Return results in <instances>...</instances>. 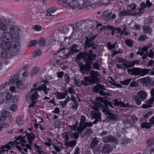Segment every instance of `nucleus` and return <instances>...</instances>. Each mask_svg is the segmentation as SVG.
Segmentation results:
<instances>
[{
  "instance_id": "f257e3e1",
  "label": "nucleus",
  "mask_w": 154,
  "mask_h": 154,
  "mask_svg": "<svg viewBox=\"0 0 154 154\" xmlns=\"http://www.w3.org/2000/svg\"><path fill=\"white\" fill-rule=\"evenodd\" d=\"M1 47L4 51L0 52V56L3 58H6L8 54L13 56L16 55L18 54L20 50V43L15 40L11 43H2Z\"/></svg>"
},
{
  "instance_id": "f03ea898",
  "label": "nucleus",
  "mask_w": 154,
  "mask_h": 154,
  "mask_svg": "<svg viewBox=\"0 0 154 154\" xmlns=\"http://www.w3.org/2000/svg\"><path fill=\"white\" fill-rule=\"evenodd\" d=\"M75 61L78 64L80 72L82 74H88V72L92 69L91 63L92 61L86 54L80 52L75 58Z\"/></svg>"
},
{
  "instance_id": "7ed1b4c3",
  "label": "nucleus",
  "mask_w": 154,
  "mask_h": 154,
  "mask_svg": "<svg viewBox=\"0 0 154 154\" xmlns=\"http://www.w3.org/2000/svg\"><path fill=\"white\" fill-rule=\"evenodd\" d=\"M38 83L34 84L33 88L31 89L30 92L27 93L25 97V99L27 101L30 102L29 106V108L33 107L34 106L36 100L39 97V95L37 93L38 91L42 90L45 94H47V88L45 84H44L38 87H35L38 85Z\"/></svg>"
},
{
  "instance_id": "20e7f679",
  "label": "nucleus",
  "mask_w": 154,
  "mask_h": 154,
  "mask_svg": "<svg viewBox=\"0 0 154 154\" xmlns=\"http://www.w3.org/2000/svg\"><path fill=\"white\" fill-rule=\"evenodd\" d=\"M103 106L99 102H96L94 104L93 106H91V108L94 110L91 111L90 117L92 119H95V121L91 123L92 125L94 124H97L101 121V114L98 109L101 108V107Z\"/></svg>"
},
{
  "instance_id": "39448f33",
  "label": "nucleus",
  "mask_w": 154,
  "mask_h": 154,
  "mask_svg": "<svg viewBox=\"0 0 154 154\" xmlns=\"http://www.w3.org/2000/svg\"><path fill=\"white\" fill-rule=\"evenodd\" d=\"M59 4L65 8L68 9H72V10L75 9L76 8L80 9L81 7L79 5H78L77 0H58ZM83 8L82 7V8Z\"/></svg>"
},
{
  "instance_id": "423d86ee",
  "label": "nucleus",
  "mask_w": 154,
  "mask_h": 154,
  "mask_svg": "<svg viewBox=\"0 0 154 154\" xmlns=\"http://www.w3.org/2000/svg\"><path fill=\"white\" fill-rule=\"evenodd\" d=\"M91 22L89 20L81 21L76 23L75 26L72 27L73 31L78 32H81L82 31L86 30L88 29V24Z\"/></svg>"
},
{
  "instance_id": "0eeeda50",
  "label": "nucleus",
  "mask_w": 154,
  "mask_h": 154,
  "mask_svg": "<svg viewBox=\"0 0 154 154\" xmlns=\"http://www.w3.org/2000/svg\"><path fill=\"white\" fill-rule=\"evenodd\" d=\"M127 69L128 73L130 75L140 76H143L148 74L149 72V71L151 70L136 67L131 69Z\"/></svg>"
},
{
  "instance_id": "6e6552de",
  "label": "nucleus",
  "mask_w": 154,
  "mask_h": 154,
  "mask_svg": "<svg viewBox=\"0 0 154 154\" xmlns=\"http://www.w3.org/2000/svg\"><path fill=\"white\" fill-rule=\"evenodd\" d=\"M147 96V93L145 91H140L137 93V95H134L133 97L135 103L138 105L141 104V101L145 100Z\"/></svg>"
},
{
  "instance_id": "1a4fd4ad",
  "label": "nucleus",
  "mask_w": 154,
  "mask_h": 154,
  "mask_svg": "<svg viewBox=\"0 0 154 154\" xmlns=\"http://www.w3.org/2000/svg\"><path fill=\"white\" fill-rule=\"evenodd\" d=\"M86 117L84 115L81 116L79 127L77 128L78 132H81L87 127L90 128L92 126L91 122H85Z\"/></svg>"
},
{
  "instance_id": "9d476101",
  "label": "nucleus",
  "mask_w": 154,
  "mask_h": 154,
  "mask_svg": "<svg viewBox=\"0 0 154 154\" xmlns=\"http://www.w3.org/2000/svg\"><path fill=\"white\" fill-rule=\"evenodd\" d=\"M24 137L25 136L23 137L21 135L16 137V140L14 141V145L20 143L22 147H25L27 149H29L30 151L32 149L31 144L26 143V142L23 140Z\"/></svg>"
},
{
  "instance_id": "9b49d317",
  "label": "nucleus",
  "mask_w": 154,
  "mask_h": 154,
  "mask_svg": "<svg viewBox=\"0 0 154 154\" xmlns=\"http://www.w3.org/2000/svg\"><path fill=\"white\" fill-rule=\"evenodd\" d=\"M139 61L137 60H135L131 62L126 61L122 64H117V67L119 68L122 69L125 68H131L134 66L135 64H138Z\"/></svg>"
},
{
  "instance_id": "f8f14e48",
  "label": "nucleus",
  "mask_w": 154,
  "mask_h": 154,
  "mask_svg": "<svg viewBox=\"0 0 154 154\" xmlns=\"http://www.w3.org/2000/svg\"><path fill=\"white\" fill-rule=\"evenodd\" d=\"M88 74L90 75V76L88 77L93 85L99 81L98 76H99L100 74L98 71L91 70L89 72V70L88 74Z\"/></svg>"
},
{
  "instance_id": "ddd939ff",
  "label": "nucleus",
  "mask_w": 154,
  "mask_h": 154,
  "mask_svg": "<svg viewBox=\"0 0 154 154\" xmlns=\"http://www.w3.org/2000/svg\"><path fill=\"white\" fill-rule=\"evenodd\" d=\"M63 138L65 140V141L66 142L65 144L66 145L71 148H73L76 145L77 141L76 140L68 142L70 138L69 133L65 132L63 133Z\"/></svg>"
},
{
  "instance_id": "4468645a",
  "label": "nucleus",
  "mask_w": 154,
  "mask_h": 154,
  "mask_svg": "<svg viewBox=\"0 0 154 154\" xmlns=\"http://www.w3.org/2000/svg\"><path fill=\"white\" fill-rule=\"evenodd\" d=\"M106 90L103 86L100 84L97 85L94 88V92L96 93H99L100 94L103 96H106L108 95V93H106L103 91V90Z\"/></svg>"
},
{
  "instance_id": "2eb2a0df",
  "label": "nucleus",
  "mask_w": 154,
  "mask_h": 154,
  "mask_svg": "<svg viewBox=\"0 0 154 154\" xmlns=\"http://www.w3.org/2000/svg\"><path fill=\"white\" fill-rule=\"evenodd\" d=\"M1 40L3 41V42L5 43H11L12 41H14L12 39V37L11 34L8 32H5L1 38Z\"/></svg>"
},
{
  "instance_id": "dca6fc26",
  "label": "nucleus",
  "mask_w": 154,
  "mask_h": 154,
  "mask_svg": "<svg viewBox=\"0 0 154 154\" xmlns=\"http://www.w3.org/2000/svg\"><path fill=\"white\" fill-rule=\"evenodd\" d=\"M102 140L103 142L104 143L111 142L114 143L116 144L118 143L117 140L112 135L105 136L102 138Z\"/></svg>"
},
{
  "instance_id": "f3484780",
  "label": "nucleus",
  "mask_w": 154,
  "mask_h": 154,
  "mask_svg": "<svg viewBox=\"0 0 154 154\" xmlns=\"http://www.w3.org/2000/svg\"><path fill=\"white\" fill-rule=\"evenodd\" d=\"M4 21L8 26H9L10 27V32L11 34L14 33L20 30L19 29L17 26H12V24H11L9 20L7 19H5L4 20Z\"/></svg>"
},
{
  "instance_id": "a211bd4d",
  "label": "nucleus",
  "mask_w": 154,
  "mask_h": 154,
  "mask_svg": "<svg viewBox=\"0 0 154 154\" xmlns=\"http://www.w3.org/2000/svg\"><path fill=\"white\" fill-rule=\"evenodd\" d=\"M105 115L107 116L106 119L108 121H115L117 120L118 117L117 115H115L108 111H105Z\"/></svg>"
},
{
  "instance_id": "6ab92c4d",
  "label": "nucleus",
  "mask_w": 154,
  "mask_h": 154,
  "mask_svg": "<svg viewBox=\"0 0 154 154\" xmlns=\"http://www.w3.org/2000/svg\"><path fill=\"white\" fill-rule=\"evenodd\" d=\"M84 131L81 132V136L82 138L85 137L88 138L90 137V136L93 133V131L91 128H86Z\"/></svg>"
},
{
  "instance_id": "aec40b11",
  "label": "nucleus",
  "mask_w": 154,
  "mask_h": 154,
  "mask_svg": "<svg viewBox=\"0 0 154 154\" xmlns=\"http://www.w3.org/2000/svg\"><path fill=\"white\" fill-rule=\"evenodd\" d=\"M112 150V149L111 146L108 144H106L104 145L101 151L102 154H106L110 153Z\"/></svg>"
},
{
  "instance_id": "412c9836",
  "label": "nucleus",
  "mask_w": 154,
  "mask_h": 154,
  "mask_svg": "<svg viewBox=\"0 0 154 154\" xmlns=\"http://www.w3.org/2000/svg\"><path fill=\"white\" fill-rule=\"evenodd\" d=\"M14 142L12 143L9 142L7 145L2 146L0 148V154H2L5 153V148L10 150L11 147H13L14 146Z\"/></svg>"
},
{
  "instance_id": "4be33fe9",
  "label": "nucleus",
  "mask_w": 154,
  "mask_h": 154,
  "mask_svg": "<svg viewBox=\"0 0 154 154\" xmlns=\"http://www.w3.org/2000/svg\"><path fill=\"white\" fill-rule=\"evenodd\" d=\"M154 101V97H151L150 98L146 100L145 102V104L142 105V107L144 109L150 108L152 106V104Z\"/></svg>"
},
{
  "instance_id": "5701e85b",
  "label": "nucleus",
  "mask_w": 154,
  "mask_h": 154,
  "mask_svg": "<svg viewBox=\"0 0 154 154\" xmlns=\"http://www.w3.org/2000/svg\"><path fill=\"white\" fill-rule=\"evenodd\" d=\"M112 103L115 106H119L121 107H125L127 106L130 107L128 105V103H127V104H126L117 99L114 100L113 101Z\"/></svg>"
},
{
  "instance_id": "b1692460",
  "label": "nucleus",
  "mask_w": 154,
  "mask_h": 154,
  "mask_svg": "<svg viewBox=\"0 0 154 154\" xmlns=\"http://www.w3.org/2000/svg\"><path fill=\"white\" fill-rule=\"evenodd\" d=\"M138 13L135 14H132L130 12L127 10H124L120 12L118 16L120 17H122L124 16H135L138 14Z\"/></svg>"
},
{
  "instance_id": "393cba45",
  "label": "nucleus",
  "mask_w": 154,
  "mask_h": 154,
  "mask_svg": "<svg viewBox=\"0 0 154 154\" xmlns=\"http://www.w3.org/2000/svg\"><path fill=\"white\" fill-rule=\"evenodd\" d=\"M139 82L143 84V86H147L150 83L151 80L149 77H144L139 79Z\"/></svg>"
},
{
  "instance_id": "a878e982",
  "label": "nucleus",
  "mask_w": 154,
  "mask_h": 154,
  "mask_svg": "<svg viewBox=\"0 0 154 154\" xmlns=\"http://www.w3.org/2000/svg\"><path fill=\"white\" fill-rule=\"evenodd\" d=\"M116 15L115 13H113L112 12H110L105 18V20L107 22H110L111 20H115L116 18Z\"/></svg>"
},
{
  "instance_id": "bb28decb",
  "label": "nucleus",
  "mask_w": 154,
  "mask_h": 154,
  "mask_svg": "<svg viewBox=\"0 0 154 154\" xmlns=\"http://www.w3.org/2000/svg\"><path fill=\"white\" fill-rule=\"evenodd\" d=\"M78 46L79 45H77L75 44H74L68 48L69 50L70 51V52L72 53L73 55L77 53L79 51V50L77 49Z\"/></svg>"
},
{
  "instance_id": "cd10ccee",
  "label": "nucleus",
  "mask_w": 154,
  "mask_h": 154,
  "mask_svg": "<svg viewBox=\"0 0 154 154\" xmlns=\"http://www.w3.org/2000/svg\"><path fill=\"white\" fill-rule=\"evenodd\" d=\"M99 143V141L97 138L96 137L94 138L90 143V148L92 149H94L96 148Z\"/></svg>"
},
{
  "instance_id": "c85d7f7f",
  "label": "nucleus",
  "mask_w": 154,
  "mask_h": 154,
  "mask_svg": "<svg viewBox=\"0 0 154 154\" xmlns=\"http://www.w3.org/2000/svg\"><path fill=\"white\" fill-rule=\"evenodd\" d=\"M142 27L143 29V33L145 34L148 33L149 35H151L152 32L151 28L147 25L144 26H143Z\"/></svg>"
},
{
  "instance_id": "c756f323",
  "label": "nucleus",
  "mask_w": 154,
  "mask_h": 154,
  "mask_svg": "<svg viewBox=\"0 0 154 154\" xmlns=\"http://www.w3.org/2000/svg\"><path fill=\"white\" fill-rule=\"evenodd\" d=\"M84 80H82L81 82L82 84L86 86L88 85H92V83L89 79V78L87 76L84 77Z\"/></svg>"
},
{
  "instance_id": "7c9ffc66",
  "label": "nucleus",
  "mask_w": 154,
  "mask_h": 154,
  "mask_svg": "<svg viewBox=\"0 0 154 154\" xmlns=\"http://www.w3.org/2000/svg\"><path fill=\"white\" fill-rule=\"evenodd\" d=\"M70 136L72 138L77 139L79 137V134L76 131L73 130L69 132Z\"/></svg>"
},
{
  "instance_id": "2f4dec72",
  "label": "nucleus",
  "mask_w": 154,
  "mask_h": 154,
  "mask_svg": "<svg viewBox=\"0 0 154 154\" xmlns=\"http://www.w3.org/2000/svg\"><path fill=\"white\" fill-rule=\"evenodd\" d=\"M68 91H66L63 92H57V96L58 99H64L68 95Z\"/></svg>"
},
{
  "instance_id": "473e14b6",
  "label": "nucleus",
  "mask_w": 154,
  "mask_h": 154,
  "mask_svg": "<svg viewBox=\"0 0 154 154\" xmlns=\"http://www.w3.org/2000/svg\"><path fill=\"white\" fill-rule=\"evenodd\" d=\"M20 74L17 73L16 75H14L13 79H10L8 82V84L9 85L11 83H15L20 78Z\"/></svg>"
},
{
  "instance_id": "72a5a7b5",
  "label": "nucleus",
  "mask_w": 154,
  "mask_h": 154,
  "mask_svg": "<svg viewBox=\"0 0 154 154\" xmlns=\"http://www.w3.org/2000/svg\"><path fill=\"white\" fill-rule=\"evenodd\" d=\"M147 146L150 147L154 145V137L147 139L146 141Z\"/></svg>"
},
{
  "instance_id": "f704fd0d",
  "label": "nucleus",
  "mask_w": 154,
  "mask_h": 154,
  "mask_svg": "<svg viewBox=\"0 0 154 154\" xmlns=\"http://www.w3.org/2000/svg\"><path fill=\"white\" fill-rule=\"evenodd\" d=\"M26 135L27 136V138L28 139V142L30 144V143H32V142L30 141V140H33L34 139L35 135L32 133L30 132V134L26 132Z\"/></svg>"
},
{
  "instance_id": "c9c22d12",
  "label": "nucleus",
  "mask_w": 154,
  "mask_h": 154,
  "mask_svg": "<svg viewBox=\"0 0 154 154\" xmlns=\"http://www.w3.org/2000/svg\"><path fill=\"white\" fill-rule=\"evenodd\" d=\"M104 104V106L102 108V111L104 112H105V111H108L107 110H109V109L108 106H109L112 108L113 107V105L110 102H109L106 104Z\"/></svg>"
},
{
  "instance_id": "e433bc0d",
  "label": "nucleus",
  "mask_w": 154,
  "mask_h": 154,
  "mask_svg": "<svg viewBox=\"0 0 154 154\" xmlns=\"http://www.w3.org/2000/svg\"><path fill=\"white\" fill-rule=\"evenodd\" d=\"M89 52L90 54L89 55L88 54H86L89 56V57L92 61V63H91V65L93 63L94 60H95V57H96V56L95 54H93V52L91 50H90L89 51Z\"/></svg>"
},
{
  "instance_id": "4c0bfd02",
  "label": "nucleus",
  "mask_w": 154,
  "mask_h": 154,
  "mask_svg": "<svg viewBox=\"0 0 154 154\" xmlns=\"http://www.w3.org/2000/svg\"><path fill=\"white\" fill-rule=\"evenodd\" d=\"M152 21L153 19L152 17H149L148 18L145 19L144 23L145 25H150L152 23Z\"/></svg>"
},
{
  "instance_id": "58836bf2",
  "label": "nucleus",
  "mask_w": 154,
  "mask_h": 154,
  "mask_svg": "<svg viewBox=\"0 0 154 154\" xmlns=\"http://www.w3.org/2000/svg\"><path fill=\"white\" fill-rule=\"evenodd\" d=\"M152 127L151 123H143L141 124L140 126V128H145L146 129H149Z\"/></svg>"
},
{
  "instance_id": "ea45409f",
  "label": "nucleus",
  "mask_w": 154,
  "mask_h": 154,
  "mask_svg": "<svg viewBox=\"0 0 154 154\" xmlns=\"http://www.w3.org/2000/svg\"><path fill=\"white\" fill-rule=\"evenodd\" d=\"M136 5L133 3L128 5L127 9L128 11L129 12L131 11L136 8Z\"/></svg>"
},
{
  "instance_id": "a19ab883",
  "label": "nucleus",
  "mask_w": 154,
  "mask_h": 154,
  "mask_svg": "<svg viewBox=\"0 0 154 154\" xmlns=\"http://www.w3.org/2000/svg\"><path fill=\"white\" fill-rule=\"evenodd\" d=\"M94 45L95 44L93 42H85L84 48L86 49L87 48L94 46Z\"/></svg>"
},
{
  "instance_id": "79ce46f5",
  "label": "nucleus",
  "mask_w": 154,
  "mask_h": 154,
  "mask_svg": "<svg viewBox=\"0 0 154 154\" xmlns=\"http://www.w3.org/2000/svg\"><path fill=\"white\" fill-rule=\"evenodd\" d=\"M20 30L14 33L11 34L12 37L15 39H19L20 38Z\"/></svg>"
},
{
  "instance_id": "37998d69",
  "label": "nucleus",
  "mask_w": 154,
  "mask_h": 154,
  "mask_svg": "<svg viewBox=\"0 0 154 154\" xmlns=\"http://www.w3.org/2000/svg\"><path fill=\"white\" fill-rule=\"evenodd\" d=\"M121 31V29L120 28L118 27L115 28H114V29L111 31V34L112 36H113L115 35V33L117 34H119Z\"/></svg>"
},
{
  "instance_id": "c03bdc74",
  "label": "nucleus",
  "mask_w": 154,
  "mask_h": 154,
  "mask_svg": "<svg viewBox=\"0 0 154 154\" xmlns=\"http://www.w3.org/2000/svg\"><path fill=\"white\" fill-rule=\"evenodd\" d=\"M56 9L53 8H49V17H54L55 16V12Z\"/></svg>"
},
{
  "instance_id": "a18cd8bd",
  "label": "nucleus",
  "mask_w": 154,
  "mask_h": 154,
  "mask_svg": "<svg viewBox=\"0 0 154 154\" xmlns=\"http://www.w3.org/2000/svg\"><path fill=\"white\" fill-rule=\"evenodd\" d=\"M39 71V68L38 67H35L30 74L31 76L32 77L34 75H35L38 73Z\"/></svg>"
},
{
  "instance_id": "49530a36",
  "label": "nucleus",
  "mask_w": 154,
  "mask_h": 154,
  "mask_svg": "<svg viewBox=\"0 0 154 154\" xmlns=\"http://www.w3.org/2000/svg\"><path fill=\"white\" fill-rule=\"evenodd\" d=\"M115 27L109 25H104L100 29L101 31L105 29H107L108 30H111V31L114 29Z\"/></svg>"
},
{
  "instance_id": "de8ad7c7",
  "label": "nucleus",
  "mask_w": 154,
  "mask_h": 154,
  "mask_svg": "<svg viewBox=\"0 0 154 154\" xmlns=\"http://www.w3.org/2000/svg\"><path fill=\"white\" fill-rule=\"evenodd\" d=\"M126 45L129 47H132L133 46V42L131 39H126L125 41Z\"/></svg>"
},
{
  "instance_id": "09e8293b",
  "label": "nucleus",
  "mask_w": 154,
  "mask_h": 154,
  "mask_svg": "<svg viewBox=\"0 0 154 154\" xmlns=\"http://www.w3.org/2000/svg\"><path fill=\"white\" fill-rule=\"evenodd\" d=\"M45 40L43 38H41L38 42V44L40 46L42 47L45 45Z\"/></svg>"
},
{
  "instance_id": "8fccbe9b",
  "label": "nucleus",
  "mask_w": 154,
  "mask_h": 154,
  "mask_svg": "<svg viewBox=\"0 0 154 154\" xmlns=\"http://www.w3.org/2000/svg\"><path fill=\"white\" fill-rule=\"evenodd\" d=\"M41 54L42 52L39 49H38L34 51L33 57H38Z\"/></svg>"
},
{
  "instance_id": "3c124183",
  "label": "nucleus",
  "mask_w": 154,
  "mask_h": 154,
  "mask_svg": "<svg viewBox=\"0 0 154 154\" xmlns=\"http://www.w3.org/2000/svg\"><path fill=\"white\" fill-rule=\"evenodd\" d=\"M64 81H65V83L66 84H69L70 82V78L68 74H66L64 75Z\"/></svg>"
},
{
  "instance_id": "603ef678",
  "label": "nucleus",
  "mask_w": 154,
  "mask_h": 154,
  "mask_svg": "<svg viewBox=\"0 0 154 154\" xmlns=\"http://www.w3.org/2000/svg\"><path fill=\"white\" fill-rule=\"evenodd\" d=\"M97 36V35H94L91 37L89 38L88 37H86V40L85 42H90L94 41L96 39Z\"/></svg>"
},
{
  "instance_id": "864d4df0",
  "label": "nucleus",
  "mask_w": 154,
  "mask_h": 154,
  "mask_svg": "<svg viewBox=\"0 0 154 154\" xmlns=\"http://www.w3.org/2000/svg\"><path fill=\"white\" fill-rule=\"evenodd\" d=\"M11 115L10 113L7 111L3 112L2 114V116L4 117L5 120L6 118L10 117Z\"/></svg>"
},
{
  "instance_id": "5fc2aeb1",
  "label": "nucleus",
  "mask_w": 154,
  "mask_h": 154,
  "mask_svg": "<svg viewBox=\"0 0 154 154\" xmlns=\"http://www.w3.org/2000/svg\"><path fill=\"white\" fill-rule=\"evenodd\" d=\"M131 80V79H128L125 80L121 81H120V83L122 85H128L129 84Z\"/></svg>"
},
{
  "instance_id": "6e6d98bb",
  "label": "nucleus",
  "mask_w": 154,
  "mask_h": 154,
  "mask_svg": "<svg viewBox=\"0 0 154 154\" xmlns=\"http://www.w3.org/2000/svg\"><path fill=\"white\" fill-rule=\"evenodd\" d=\"M37 43V40H32L29 42L27 47H28L35 45Z\"/></svg>"
},
{
  "instance_id": "4d7b16f0",
  "label": "nucleus",
  "mask_w": 154,
  "mask_h": 154,
  "mask_svg": "<svg viewBox=\"0 0 154 154\" xmlns=\"http://www.w3.org/2000/svg\"><path fill=\"white\" fill-rule=\"evenodd\" d=\"M7 29V26L3 23L0 22V29L5 31Z\"/></svg>"
},
{
  "instance_id": "13d9d810",
  "label": "nucleus",
  "mask_w": 154,
  "mask_h": 154,
  "mask_svg": "<svg viewBox=\"0 0 154 154\" xmlns=\"http://www.w3.org/2000/svg\"><path fill=\"white\" fill-rule=\"evenodd\" d=\"M128 141L127 139H124L121 142V145L123 147H125L128 144Z\"/></svg>"
},
{
  "instance_id": "bf43d9fd",
  "label": "nucleus",
  "mask_w": 154,
  "mask_h": 154,
  "mask_svg": "<svg viewBox=\"0 0 154 154\" xmlns=\"http://www.w3.org/2000/svg\"><path fill=\"white\" fill-rule=\"evenodd\" d=\"M147 36L146 35H141L138 38V40L139 41L143 42L144 41L145 39H147Z\"/></svg>"
},
{
  "instance_id": "052dcab7",
  "label": "nucleus",
  "mask_w": 154,
  "mask_h": 154,
  "mask_svg": "<svg viewBox=\"0 0 154 154\" xmlns=\"http://www.w3.org/2000/svg\"><path fill=\"white\" fill-rule=\"evenodd\" d=\"M16 82L17 88L20 89H22V87L21 85H22V81L20 80V79H19Z\"/></svg>"
},
{
  "instance_id": "680f3d73",
  "label": "nucleus",
  "mask_w": 154,
  "mask_h": 154,
  "mask_svg": "<svg viewBox=\"0 0 154 154\" xmlns=\"http://www.w3.org/2000/svg\"><path fill=\"white\" fill-rule=\"evenodd\" d=\"M16 122L19 125H22L23 121L22 119L20 117H18L16 118Z\"/></svg>"
},
{
  "instance_id": "e2e57ef3",
  "label": "nucleus",
  "mask_w": 154,
  "mask_h": 154,
  "mask_svg": "<svg viewBox=\"0 0 154 154\" xmlns=\"http://www.w3.org/2000/svg\"><path fill=\"white\" fill-rule=\"evenodd\" d=\"M117 44V42H115V44L113 45L110 44L109 42H108L107 43V48L109 50H111L113 48H115L116 47L115 44Z\"/></svg>"
},
{
  "instance_id": "0e129e2a",
  "label": "nucleus",
  "mask_w": 154,
  "mask_h": 154,
  "mask_svg": "<svg viewBox=\"0 0 154 154\" xmlns=\"http://www.w3.org/2000/svg\"><path fill=\"white\" fill-rule=\"evenodd\" d=\"M148 56L149 57L153 58L154 57V52H153L151 49H150L149 51L146 53Z\"/></svg>"
},
{
  "instance_id": "69168bd1",
  "label": "nucleus",
  "mask_w": 154,
  "mask_h": 154,
  "mask_svg": "<svg viewBox=\"0 0 154 154\" xmlns=\"http://www.w3.org/2000/svg\"><path fill=\"white\" fill-rule=\"evenodd\" d=\"M99 62L97 61L96 63H94L93 65V69H95L97 70H99L100 65L98 64Z\"/></svg>"
},
{
  "instance_id": "338daca9",
  "label": "nucleus",
  "mask_w": 154,
  "mask_h": 154,
  "mask_svg": "<svg viewBox=\"0 0 154 154\" xmlns=\"http://www.w3.org/2000/svg\"><path fill=\"white\" fill-rule=\"evenodd\" d=\"M109 79V82L111 83L112 85L115 86L116 82L115 80L113 79L112 77L109 76L108 77Z\"/></svg>"
},
{
  "instance_id": "774afa93",
  "label": "nucleus",
  "mask_w": 154,
  "mask_h": 154,
  "mask_svg": "<svg viewBox=\"0 0 154 154\" xmlns=\"http://www.w3.org/2000/svg\"><path fill=\"white\" fill-rule=\"evenodd\" d=\"M147 65L148 66H153V67L152 69V70H154V60H150L147 62Z\"/></svg>"
}]
</instances>
